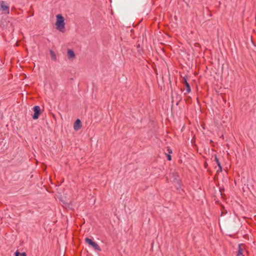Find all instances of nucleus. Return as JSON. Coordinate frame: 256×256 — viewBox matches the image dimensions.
<instances>
[{
  "label": "nucleus",
  "mask_w": 256,
  "mask_h": 256,
  "mask_svg": "<svg viewBox=\"0 0 256 256\" xmlns=\"http://www.w3.org/2000/svg\"><path fill=\"white\" fill-rule=\"evenodd\" d=\"M167 158H168V160H172L171 156H170V154H168V155L167 156Z\"/></svg>",
  "instance_id": "obj_13"
},
{
  "label": "nucleus",
  "mask_w": 256,
  "mask_h": 256,
  "mask_svg": "<svg viewBox=\"0 0 256 256\" xmlns=\"http://www.w3.org/2000/svg\"><path fill=\"white\" fill-rule=\"evenodd\" d=\"M15 256H20V252H15Z\"/></svg>",
  "instance_id": "obj_12"
},
{
  "label": "nucleus",
  "mask_w": 256,
  "mask_h": 256,
  "mask_svg": "<svg viewBox=\"0 0 256 256\" xmlns=\"http://www.w3.org/2000/svg\"><path fill=\"white\" fill-rule=\"evenodd\" d=\"M20 256H26L25 252L20 253Z\"/></svg>",
  "instance_id": "obj_14"
},
{
  "label": "nucleus",
  "mask_w": 256,
  "mask_h": 256,
  "mask_svg": "<svg viewBox=\"0 0 256 256\" xmlns=\"http://www.w3.org/2000/svg\"><path fill=\"white\" fill-rule=\"evenodd\" d=\"M34 114L32 116V118L34 120H36L38 118L40 114V108L38 106H35L33 108Z\"/></svg>",
  "instance_id": "obj_4"
},
{
  "label": "nucleus",
  "mask_w": 256,
  "mask_h": 256,
  "mask_svg": "<svg viewBox=\"0 0 256 256\" xmlns=\"http://www.w3.org/2000/svg\"><path fill=\"white\" fill-rule=\"evenodd\" d=\"M242 252L243 249L240 248V246H239L237 256H243Z\"/></svg>",
  "instance_id": "obj_9"
},
{
  "label": "nucleus",
  "mask_w": 256,
  "mask_h": 256,
  "mask_svg": "<svg viewBox=\"0 0 256 256\" xmlns=\"http://www.w3.org/2000/svg\"><path fill=\"white\" fill-rule=\"evenodd\" d=\"M214 161L216 162L218 166H221L220 162L219 161V160L216 155L214 156Z\"/></svg>",
  "instance_id": "obj_10"
},
{
  "label": "nucleus",
  "mask_w": 256,
  "mask_h": 256,
  "mask_svg": "<svg viewBox=\"0 0 256 256\" xmlns=\"http://www.w3.org/2000/svg\"><path fill=\"white\" fill-rule=\"evenodd\" d=\"M168 152L169 153H172V150L170 149V148L168 149Z\"/></svg>",
  "instance_id": "obj_15"
},
{
  "label": "nucleus",
  "mask_w": 256,
  "mask_h": 256,
  "mask_svg": "<svg viewBox=\"0 0 256 256\" xmlns=\"http://www.w3.org/2000/svg\"><path fill=\"white\" fill-rule=\"evenodd\" d=\"M222 166H218V170H217V172H222Z\"/></svg>",
  "instance_id": "obj_11"
},
{
  "label": "nucleus",
  "mask_w": 256,
  "mask_h": 256,
  "mask_svg": "<svg viewBox=\"0 0 256 256\" xmlns=\"http://www.w3.org/2000/svg\"><path fill=\"white\" fill-rule=\"evenodd\" d=\"M68 59H73L75 58L76 55L74 52L72 50H68Z\"/></svg>",
  "instance_id": "obj_7"
},
{
  "label": "nucleus",
  "mask_w": 256,
  "mask_h": 256,
  "mask_svg": "<svg viewBox=\"0 0 256 256\" xmlns=\"http://www.w3.org/2000/svg\"><path fill=\"white\" fill-rule=\"evenodd\" d=\"M50 54L51 56L52 60L54 61L56 60V54H55V53L54 52L52 51V50H50Z\"/></svg>",
  "instance_id": "obj_8"
},
{
  "label": "nucleus",
  "mask_w": 256,
  "mask_h": 256,
  "mask_svg": "<svg viewBox=\"0 0 256 256\" xmlns=\"http://www.w3.org/2000/svg\"><path fill=\"white\" fill-rule=\"evenodd\" d=\"M0 11L2 14H10L9 4L4 0H0Z\"/></svg>",
  "instance_id": "obj_2"
},
{
  "label": "nucleus",
  "mask_w": 256,
  "mask_h": 256,
  "mask_svg": "<svg viewBox=\"0 0 256 256\" xmlns=\"http://www.w3.org/2000/svg\"><path fill=\"white\" fill-rule=\"evenodd\" d=\"M82 127V124L80 120L77 119L74 124V128L76 131L79 130Z\"/></svg>",
  "instance_id": "obj_5"
},
{
  "label": "nucleus",
  "mask_w": 256,
  "mask_h": 256,
  "mask_svg": "<svg viewBox=\"0 0 256 256\" xmlns=\"http://www.w3.org/2000/svg\"><path fill=\"white\" fill-rule=\"evenodd\" d=\"M85 242L86 243L88 244L90 246H92V247L96 250H98V252H100L102 250V249L100 248V246H98V244L93 242L91 239L86 238H85Z\"/></svg>",
  "instance_id": "obj_3"
},
{
  "label": "nucleus",
  "mask_w": 256,
  "mask_h": 256,
  "mask_svg": "<svg viewBox=\"0 0 256 256\" xmlns=\"http://www.w3.org/2000/svg\"><path fill=\"white\" fill-rule=\"evenodd\" d=\"M56 25L57 29L60 32H64V17L60 14L56 15Z\"/></svg>",
  "instance_id": "obj_1"
},
{
  "label": "nucleus",
  "mask_w": 256,
  "mask_h": 256,
  "mask_svg": "<svg viewBox=\"0 0 256 256\" xmlns=\"http://www.w3.org/2000/svg\"><path fill=\"white\" fill-rule=\"evenodd\" d=\"M183 80H184V84H185V86H186V92L185 93V94H188L191 91L190 86L189 84L187 82L186 78H184Z\"/></svg>",
  "instance_id": "obj_6"
}]
</instances>
